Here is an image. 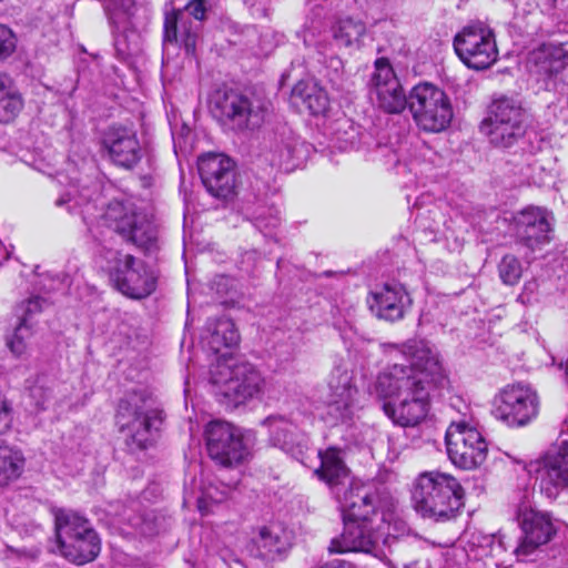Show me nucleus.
<instances>
[{
	"mask_svg": "<svg viewBox=\"0 0 568 568\" xmlns=\"http://www.w3.org/2000/svg\"><path fill=\"white\" fill-rule=\"evenodd\" d=\"M389 347L410 364H395L379 373L371 392L384 400L383 412L395 425L415 427L428 414L432 390L444 387L447 375L437 353L424 339Z\"/></svg>",
	"mask_w": 568,
	"mask_h": 568,
	"instance_id": "f257e3e1",
	"label": "nucleus"
},
{
	"mask_svg": "<svg viewBox=\"0 0 568 568\" xmlns=\"http://www.w3.org/2000/svg\"><path fill=\"white\" fill-rule=\"evenodd\" d=\"M163 420V412L145 390L128 393L119 402L115 422L125 446L133 453L156 444Z\"/></svg>",
	"mask_w": 568,
	"mask_h": 568,
	"instance_id": "f03ea898",
	"label": "nucleus"
},
{
	"mask_svg": "<svg viewBox=\"0 0 568 568\" xmlns=\"http://www.w3.org/2000/svg\"><path fill=\"white\" fill-rule=\"evenodd\" d=\"M393 530H397L396 524L392 525L386 520H383L376 530L373 529L372 521L344 520V530L339 537L331 540L328 551L329 554L366 552L382 557L385 555L383 545L396 555L397 565H402L403 568H419L417 559L407 561L404 558L403 555L409 550L410 545L407 539L395 536Z\"/></svg>",
	"mask_w": 568,
	"mask_h": 568,
	"instance_id": "7ed1b4c3",
	"label": "nucleus"
},
{
	"mask_svg": "<svg viewBox=\"0 0 568 568\" xmlns=\"http://www.w3.org/2000/svg\"><path fill=\"white\" fill-rule=\"evenodd\" d=\"M210 381L220 402L232 408L260 398L266 388V379L253 364L226 358L212 364Z\"/></svg>",
	"mask_w": 568,
	"mask_h": 568,
	"instance_id": "20e7f679",
	"label": "nucleus"
},
{
	"mask_svg": "<svg viewBox=\"0 0 568 568\" xmlns=\"http://www.w3.org/2000/svg\"><path fill=\"white\" fill-rule=\"evenodd\" d=\"M464 489L455 477L440 471H425L414 481L412 499L425 518L445 520L463 506Z\"/></svg>",
	"mask_w": 568,
	"mask_h": 568,
	"instance_id": "39448f33",
	"label": "nucleus"
},
{
	"mask_svg": "<svg viewBox=\"0 0 568 568\" xmlns=\"http://www.w3.org/2000/svg\"><path fill=\"white\" fill-rule=\"evenodd\" d=\"M55 532L61 555L77 565L94 560L100 554V539L89 521L69 510L55 514Z\"/></svg>",
	"mask_w": 568,
	"mask_h": 568,
	"instance_id": "423d86ee",
	"label": "nucleus"
},
{
	"mask_svg": "<svg viewBox=\"0 0 568 568\" xmlns=\"http://www.w3.org/2000/svg\"><path fill=\"white\" fill-rule=\"evenodd\" d=\"M213 115L236 132L258 129L266 115L264 103L235 90H217L211 99Z\"/></svg>",
	"mask_w": 568,
	"mask_h": 568,
	"instance_id": "0eeeda50",
	"label": "nucleus"
},
{
	"mask_svg": "<svg viewBox=\"0 0 568 568\" xmlns=\"http://www.w3.org/2000/svg\"><path fill=\"white\" fill-rule=\"evenodd\" d=\"M454 50L469 69L486 70L498 60V48L494 30L477 21L465 26L454 37Z\"/></svg>",
	"mask_w": 568,
	"mask_h": 568,
	"instance_id": "6e6552de",
	"label": "nucleus"
},
{
	"mask_svg": "<svg viewBox=\"0 0 568 568\" xmlns=\"http://www.w3.org/2000/svg\"><path fill=\"white\" fill-rule=\"evenodd\" d=\"M408 109L417 125L428 132L445 130L453 119L449 98L430 83H419L412 89Z\"/></svg>",
	"mask_w": 568,
	"mask_h": 568,
	"instance_id": "1a4fd4ad",
	"label": "nucleus"
},
{
	"mask_svg": "<svg viewBox=\"0 0 568 568\" xmlns=\"http://www.w3.org/2000/svg\"><path fill=\"white\" fill-rule=\"evenodd\" d=\"M101 223L138 247L150 248L156 241V229L143 213L131 205L112 202L100 216Z\"/></svg>",
	"mask_w": 568,
	"mask_h": 568,
	"instance_id": "9d476101",
	"label": "nucleus"
},
{
	"mask_svg": "<svg viewBox=\"0 0 568 568\" xmlns=\"http://www.w3.org/2000/svg\"><path fill=\"white\" fill-rule=\"evenodd\" d=\"M446 447L452 463L462 469L479 467L488 454V444L481 433L464 422L449 425Z\"/></svg>",
	"mask_w": 568,
	"mask_h": 568,
	"instance_id": "9b49d317",
	"label": "nucleus"
},
{
	"mask_svg": "<svg viewBox=\"0 0 568 568\" xmlns=\"http://www.w3.org/2000/svg\"><path fill=\"white\" fill-rule=\"evenodd\" d=\"M111 280L123 295L140 300L155 291L158 275L143 261L126 254L118 260Z\"/></svg>",
	"mask_w": 568,
	"mask_h": 568,
	"instance_id": "f8f14e48",
	"label": "nucleus"
},
{
	"mask_svg": "<svg viewBox=\"0 0 568 568\" xmlns=\"http://www.w3.org/2000/svg\"><path fill=\"white\" fill-rule=\"evenodd\" d=\"M206 445L210 457L226 467L240 464L247 455L240 430L221 420L207 425Z\"/></svg>",
	"mask_w": 568,
	"mask_h": 568,
	"instance_id": "ddd939ff",
	"label": "nucleus"
},
{
	"mask_svg": "<svg viewBox=\"0 0 568 568\" xmlns=\"http://www.w3.org/2000/svg\"><path fill=\"white\" fill-rule=\"evenodd\" d=\"M369 89L375 95L378 108L387 113H400L408 106V97L397 79L390 63L385 58L375 61Z\"/></svg>",
	"mask_w": 568,
	"mask_h": 568,
	"instance_id": "4468645a",
	"label": "nucleus"
},
{
	"mask_svg": "<svg viewBox=\"0 0 568 568\" xmlns=\"http://www.w3.org/2000/svg\"><path fill=\"white\" fill-rule=\"evenodd\" d=\"M326 419L332 424L344 423L353 414V405L357 389L352 383V375L347 369L335 367L327 382Z\"/></svg>",
	"mask_w": 568,
	"mask_h": 568,
	"instance_id": "2eb2a0df",
	"label": "nucleus"
},
{
	"mask_svg": "<svg viewBox=\"0 0 568 568\" xmlns=\"http://www.w3.org/2000/svg\"><path fill=\"white\" fill-rule=\"evenodd\" d=\"M199 172L207 192L217 199L226 200L235 191V169L233 161L223 154H207L199 160Z\"/></svg>",
	"mask_w": 568,
	"mask_h": 568,
	"instance_id": "dca6fc26",
	"label": "nucleus"
},
{
	"mask_svg": "<svg viewBox=\"0 0 568 568\" xmlns=\"http://www.w3.org/2000/svg\"><path fill=\"white\" fill-rule=\"evenodd\" d=\"M292 547L291 536L280 525H264L253 530L248 542L252 557L266 565L283 561Z\"/></svg>",
	"mask_w": 568,
	"mask_h": 568,
	"instance_id": "f3484780",
	"label": "nucleus"
},
{
	"mask_svg": "<svg viewBox=\"0 0 568 568\" xmlns=\"http://www.w3.org/2000/svg\"><path fill=\"white\" fill-rule=\"evenodd\" d=\"M531 396L528 386H507L495 397L493 414L508 426H525L530 420Z\"/></svg>",
	"mask_w": 568,
	"mask_h": 568,
	"instance_id": "a211bd4d",
	"label": "nucleus"
},
{
	"mask_svg": "<svg viewBox=\"0 0 568 568\" xmlns=\"http://www.w3.org/2000/svg\"><path fill=\"white\" fill-rule=\"evenodd\" d=\"M206 7L204 0H191L184 11H174L165 17L164 22V41L178 42L179 38L187 53L195 50L196 31L192 29L189 16L195 20L202 21L205 18Z\"/></svg>",
	"mask_w": 568,
	"mask_h": 568,
	"instance_id": "6ab92c4d",
	"label": "nucleus"
},
{
	"mask_svg": "<svg viewBox=\"0 0 568 568\" xmlns=\"http://www.w3.org/2000/svg\"><path fill=\"white\" fill-rule=\"evenodd\" d=\"M338 500L344 520L372 521L379 504V493L368 484L352 481Z\"/></svg>",
	"mask_w": 568,
	"mask_h": 568,
	"instance_id": "aec40b11",
	"label": "nucleus"
},
{
	"mask_svg": "<svg viewBox=\"0 0 568 568\" xmlns=\"http://www.w3.org/2000/svg\"><path fill=\"white\" fill-rule=\"evenodd\" d=\"M103 146L111 161L124 169H132L142 158L136 133L128 126H110L104 133Z\"/></svg>",
	"mask_w": 568,
	"mask_h": 568,
	"instance_id": "412c9836",
	"label": "nucleus"
},
{
	"mask_svg": "<svg viewBox=\"0 0 568 568\" xmlns=\"http://www.w3.org/2000/svg\"><path fill=\"white\" fill-rule=\"evenodd\" d=\"M367 304L378 318L396 322L404 317L412 300L402 285L387 283L371 291Z\"/></svg>",
	"mask_w": 568,
	"mask_h": 568,
	"instance_id": "4be33fe9",
	"label": "nucleus"
},
{
	"mask_svg": "<svg viewBox=\"0 0 568 568\" xmlns=\"http://www.w3.org/2000/svg\"><path fill=\"white\" fill-rule=\"evenodd\" d=\"M263 425L268 428L270 442L286 454L300 458L308 449V436L283 416H268Z\"/></svg>",
	"mask_w": 568,
	"mask_h": 568,
	"instance_id": "5701e85b",
	"label": "nucleus"
},
{
	"mask_svg": "<svg viewBox=\"0 0 568 568\" xmlns=\"http://www.w3.org/2000/svg\"><path fill=\"white\" fill-rule=\"evenodd\" d=\"M99 196L100 184L98 182L82 183L79 186H72L67 194L55 201V204L57 206L68 204L70 212H74L79 207L83 222L90 225L99 217L97 205ZM89 230L91 231V226Z\"/></svg>",
	"mask_w": 568,
	"mask_h": 568,
	"instance_id": "b1692460",
	"label": "nucleus"
},
{
	"mask_svg": "<svg viewBox=\"0 0 568 568\" xmlns=\"http://www.w3.org/2000/svg\"><path fill=\"white\" fill-rule=\"evenodd\" d=\"M304 142L290 129L277 132L271 143L268 160L273 166L291 171L301 159Z\"/></svg>",
	"mask_w": 568,
	"mask_h": 568,
	"instance_id": "393cba45",
	"label": "nucleus"
},
{
	"mask_svg": "<svg viewBox=\"0 0 568 568\" xmlns=\"http://www.w3.org/2000/svg\"><path fill=\"white\" fill-rule=\"evenodd\" d=\"M532 491L529 483L524 485L518 494L516 505V521L521 530L515 555L518 560L525 561L532 554Z\"/></svg>",
	"mask_w": 568,
	"mask_h": 568,
	"instance_id": "a878e982",
	"label": "nucleus"
},
{
	"mask_svg": "<svg viewBox=\"0 0 568 568\" xmlns=\"http://www.w3.org/2000/svg\"><path fill=\"white\" fill-rule=\"evenodd\" d=\"M526 128L527 123L500 121L489 113L480 124V131L489 139V142L501 148H508L524 136Z\"/></svg>",
	"mask_w": 568,
	"mask_h": 568,
	"instance_id": "bb28decb",
	"label": "nucleus"
},
{
	"mask_svg": "<svg viewBox=\"0 0 568 568\" xmlns=\"http://www.w3.org/2000/svg\"><path fill=\"white\" fill-rule=\"evenodd\" d=\"M292 98L296 103L300 101L313 115L325 114L329 106L327 92L312 80L297 82L293 88Z\"/></svg>",
	"mask_w": 568,
	"mask_h": 568,
	"instance_id": "cd10ccee",
	"label": "nucleus"
},
{
	"mask_svg": "<svg viewBox=\"0 0 568 568\" xmlns=\"http://www.w3.org/2000/svg\"><path fill=\"white\" fill-rule=\"evenodd\" d=\"M331 30L338 47L359 48L366 34V24L359 19L345 17L338 19Z\"/></svg>",
	"mask_w": 568,
	"mask_h": 568,
	"instance_id": "c85d7f7f",
	"label": "nucleus"
},
{
	"mask_svg": "<svg viewBox=\"0 0 568 568\" xmlns=\"http://www.w3.org/2000/svg\"><path fill=\"white\" fill-rule=\"evenodd\" d=\"M23 109V99L13 80L0 73V123L14 120Z\"/></svg>",
	"mask_w": 568,
	"mask_h": 568,
	"instance_id": "c756f323",
	"label": "nucleus"
},
{
	"mask_svg": "<svg viewBox=\"0 0 568 568\" xmlns=\"http://www.w3.org/2000/svg\"><path fill=\"white\" fill-rule=\"evenodd\" d=\"M210 337L207 344L212 351L219 353L222 348H232L240 342V335L230 318L210 320L207 322Z\"/></svg>",
	"mask_w": 568,
	"mask_h": 568,
	"instance_id": "7c9ffc66",
	"label": "nucleus"
},
{
	"mask_svg": "<svg viewBox=\"0 0 568 568\" xmlns=\"http://www.w3.org/2000/svg\"><path fill=\"white\" fill-rule=\"evenodd\" d=\"M26 459L22 452L8 445H0V488L17 481L24 470Z\"/></svg>",
	"mask_w": 568,
	"mask_h": 568,
	"instance_id": "2f4dec72",
	"label": "nucleus"
},
{
	"mask_svg": "<svg viewBox=\"0 0 568 568\" xmlns=\"http://www.w3.org/2000/svg\"><path fill=\"white\" fill-rule=\"evenodd\" d=\"M538 72L557 73L568 65V49L562 44L544 43L535 51Z\"/></svg>",
	"mask_w": 568,
	"mask_h": 568,
	"instance_id": "473e14b6",
	"label": "nucleus"
},
{
	"mask_svg": "<svg viewBox=\"0 0 568 568\" xmlns=\"http://www.w3.org/2000/svg\"><path fill=\"white\" fill-rule=\"evenodd\" d=\"M318 455L321 457V467L315 470V474L331 487L341 485L347 478L348 469L339 457L338 452L329 448Z\"/></svg>",
	"mask_w": 568,
	"mask_h": 568,
	"instance_id": "72a5a7b5",
	"label": "nucleus"
},
{
	"mask_svg": "<svg viewBox=\"0 0 568 568\" xmlns=\"http://www.w3.org/2000/svg\"><path fill=\"white\" fill-rule=\"evenodd\" d=\"M114 32L126 31L134 17L136 4L134 0H100Z\"/></svg>",
	"mask_w": 568,
	"mask_h": 568,
	"instance_id": "f704fd0d",
	"label": "nucleus"
},
{
	"mask_svg": "<svg viewBox=\"0 0 568 568\" xmlns=\"http://www.w3.org/2000/svg\"><path fill=\"white\" fill-rule=\"evenodd\" d=\"M489 114L500 121H513L519 123L527 122V110L524 108L521 100L515 97H500L491 103Z\"/></svg>",
	"mask_w": 568,
	"mask_h": 568,
	"instance_id": "c9c22d12",
	"label": "nucleus"
},
{
	"mask_svg": "<svg viewBox=\"0 0 568 568\" xmlns=\"http://www.w3.org/2000/svg\"><path fill=\"white\" fill-rule=\"evenodd\" d=\"M544 468L556 486H568V443H564L556 455L547 456Z\"/></svg>",
	"mask_w": 568,
	"mask_h": 568,
	"instance_id": "e433bc0d",
	"label": "nucleus"
},
{
	"mask_svg": "<svg viewBox=\"0 0 568 568\" xmlns=\"http://www.w3.org/2000/svg\"><path fill=\"white\" fill-rule=\"evenodd\" d=\"M556 237V219L546 207H535V247L546 245Z\"/></svg>",
	"mask_w": 568,
	"mask_h": 568,
	"instance_id": "4c0bfd02",
	"label": "nucleus"
},
{
	"mask_svg": "<svg viewBox=\"0 0 568 568\" xmlns=\"http://www.w3.org/2000/svg\"><path fill=\"white\" fill-rule=\"evenodd\" d=\"M31 336V325L20 322L13 334L7 339V346L16 357H22L27 353Z\"/></svg>",
	"mask_w": 568,
	"mask_h": 568,
	"instance_id": "58836bf2",
	"label": "nucleus"
},
{
	"mask_svg": "<svg viewBox=\"0 0 568 568\" xmlns=\"http://www.w3.org/2000/svg\"><path fill=\"white\" fill-rule=\"evenodd\" d=\"M556 534V527L546 513L535 511V548L547 544Z\"/></svg>",
	"mask_w": 568,
	"mask_h": 568,
	"instance_id": "ea45409f",
	"label": "nucleus"
},
{
	"mask_svg": "<svg viewBox=\"0 0 568 568\" xmlns=\"http://www.w3.org/2000/svg\"><path fill=\"white\" fill-rule=\"evenodd\" d=\"M230 493V487L224 486L222 489H220L216 486H209L203 491L202 496L197 499V507L199 510L205 515L210 513V504H219L224 501Z\"/></svg>",
	"mask_w": 568,
	"mask_h": 568,
	"instance_id": "a19ab883",
	"label": "nucleus"
},
{
	"mask_svg": "<svg viewBox=\"0 0 568 568\" xmlns=\"http://www.w3.org/2000/svg\"><path fill=\"white\" fill-rule=\"evenodd\" d=\"M521 274L519 261L513 255H506L499 263V275L505 284H515Z\"/></svg>",
	"mask_w": 568,
	"mask_h": 568,
	"instance_id": "79ce46f5",
	"label": "nucleus"
},
{
	"mask_svg": "<svg viewBox=\"0 0 568 568\" xmlns=\"http://www.w3.org/2000/svg\"><path fill=\"white\" fill-rule=\"evenodd\" d=\"M17 48V38L13 31L0 23V60L9 58Z\"/></svg>",
	"mask_w": 568,
	"mask_h": 568,
	"instance_id": "37998d69",
	"label": "nucleus"
},
{
	"mask_svg": "<svg viewBox=\"0 0 568 568\" xmlns=\"http://www.w3.org/2000/svg\"><path fill=\"white\" fill-rule=\"evenodd\" d=\"M47 306V301L39 296H34L23 302L20 305L21 311V322L26 324H30L32 317L40 313Z\"/></svg>",
	"mask_w": 568,
	"mask_h": 568,
	"instance_id": "c03bdc74",
	"label": "nucleus"
},
{
	"mask_svg": "<svg viewBox=\"0 0 568 568\" xmlns=\"http://www.w3.org/2000/svg\"><path fill=\"white\" fill-rule=\"evenodd\" d=\"M281 222V217L278 215V212H276L274 215H271L270 219H265L262 215H258L256 217V226L260 229H274Z\"/></svg>",
	"mask_w": 568,
	"mask_h": 568,
	"instance_id": "a18cd8bd",
	"label": "nucleus"
},
{
	"mask_svg": "<svg viewBox=\"0 0 568 568\" xmlns=\"http://www.w3.org/2000/svg\"><path fill=\"white\" fill-rule=\"evenodd\" d=\"M530 292L525 287L524 292L518 296V301L526 305L530 303Z\"/></svg>",
	"mask_w": 568,
	"mask_h": 568,
	"instance_id": "49530a36",
	"label": "nucleus"
},
{
	"mask_svg": "<svg viewBox=\"0 0 568 568\" xmlns=\"http://www.w3.org/2000/svg\"><path fill=\"white\" fill-rule=\"evenodd\" d=\"M114 42H115L118 50H123L121 48V37L120 36H114Z\"/></svg>",
	"mask_w": 568,
	"mask_h": 568,
	"instance_id": "de8ad7c7",
	"label": "nucleus"
},
{
	"mask_svg": "<svg viewBox=\"0 0 568 568\" xmlns=\"http://www.w3.org/2000/svg\"><path fill=\"white\" fill-rule=\"evenodd\" d=\"M517 223H518V224L523 223V224H526L527 226H530V225H531V222H530V221H528V222L526 223V222H525L524 220H521V219H518Z\"/></svg>",
	"mask_w": 568,
	"mask_h": 568,
	"instance_id": "09e8293b",
	"label": "nucleus"
},
{
	"mask_svg": "<svg viewBox=\"0 0 568 568\" xmlns=\"http://www.w3.org/2000/svg\"><path fill=\"white\" fill-rule=\"evenodd\" d=\"M333 62H335L337 65L342 64V61L339 59H335V60H333Z\"/></svg>",
	"mask_w": 568,
	"mask_h": 568,
	"instance_id": "8fccbe9b",
	"label": "nucleus"
},
{
	"mask_svg": "<svg viewBox=\"0 0 568 568\" xmlns=\"http://www.w3.org/2000/svg\"><path fill=\"white\" fill-rule=\"evenodd\" d=\"M528 465L525 463L524 464V469L527 471V475L529 476V470L527 469Z\"/></svg>",
	"mask_w": 568,
	"mask_h": 568,
	"instance_id": "3c124183",
	"label": "nucleus"
}]
</instances>
